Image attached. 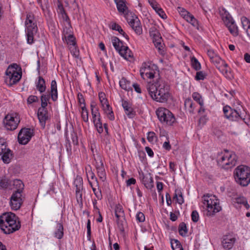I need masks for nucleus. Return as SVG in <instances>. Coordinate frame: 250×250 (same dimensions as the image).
<instances>
[{
  "mask_svg": "<svg viewBox=\"0 0 250 250\" xmlns=\"http://www.w3.org/2000/svg\"><path fill=\"white\" fill-rule=\"evenodd\" d=\"M192 98L200 104V106H203V100L202 99L201 96L198 93L194 92L192 94Z\"/></svg>",
  "mask_w": 250,
  "mask_h": 250,
  "instance_id": "obj_47",
  "label": "nucleus"
},
{
  "mask_svg": "<svg viewBox=\"0 0 250 250\" xmlns=\"http://www.w3.org/2000/svg\"><path fill=\"white\" fill-rule=\"evenodd\" d=\"M223 13H221L222 18L224 23L228 28L231 34L234 36L238 35V29L234 21L230 14L226 10H223Z\"/></svg>",
  "mask_w": 250,
  "mask_h": 250,
  "instance_id": "obj_11",
  "label": "nucleus"
},
{
  "mask_svg": "<svg viewBox=\"0 0 250 250\" xmlns=\"http://www.w3.org/2000/svg\"><path fill=\"white\" fill-rule=\"evenodd\" d=\"M78 102L80 105L82 106H85V100L82 94L79 93L78 94Z\"/></svg>",
  "mask_w": 250,
  "mask_h": 250,
  "instance_id": "obj_59",
  "label": "nucleus"
},
{
  "mask_svg": "<svg viewBox=\"0 0 250 250\" xmlns=\"http://www.w3.org/2000/svg\"><path fill=\"white\" fill-rule=\"evenodd\" d=\"M34 15L32 13H28L26 16L25 21L26 30L30 29L32 30V28H38L37 24L34 22Z\"/></svg>",
  "mask_w": 250,
  "mask_h": 250,
  "instance_id": "obj_22",
  "label": "nucleus"
},
{
  "mask_svg": "<svg viewBox=\"0 0 250 250\" xmlns=\"http://www.w3.org/2000/svg\"><path fill=\"white\" fill-rule=\"evenodd\" d=\"M11 184V181L5 176L3 177L0 181V187L3 189L7 188Z\"/></svg>",
  "mask_w": 250,
  "mask_h": 250,
  "instance_id": "obj_40",
  "label": "nucleus"
},
{
  "mask_svg": "<svg viewBox=\"0 0 250 250\" xmlns=\"http://www.w3.org/2000/svg\"><path fill=\"white\" fill-rule=\"evenodd\" d=\"M119 84L121 87L125 90L128 91L132 89L130 82L125 78H122L120 81Z\"/></svg>",
  "mask_w": 250,
  "mask_h": 250,
  "instance_id": "obj_33",
  "label": "nucleus"
},
{
  "mask_svg": "<svg viewBox=\"0 0 250 250\" xmlns=\"http://www.w3.org/2000/svg\"><path fill=\"white\" fill-rule=\"evenodd\" d=\"M111 28L112 30L118 31L119 33L123 32V30L122 29L121 26L115 22L111 23Z\"/></svg>",
  "mask_w": 250,
  "mask_h": 250,
  "instance_id": "obj_58",
  "label": "nucleus"
},
{
  "mask_svg": "<svg viewBox=\"0 0 250 250\" xmlns=\"http://www.w3.org/2000/svg\"><path fill=\"white\" fill-rule=\"evenodd\" d=\"M131 19H129L128 17L126 19L128 22L129 24L134 30L135 33L140 35L142 34L143 30L141 24L139 19L136 16H132Z\"/></svg>",
  "mask_w": 250,
  "mask_h": 250,
  "instance_id": "obj_16",
  "label": "nucleus"
},
{
  "mask_svg": "<svg viewBox=\"0 0 250 250\" xmlns=\"http://www.w3.org/2000/svg\"><path fill=\"white\" fill-rule=\"evenodd\" d=\"M51 98V95L49 94H42L41 96V107L46 108L47 105V102Z\"/></svg>",
  "mask_w": 250,
  "mask_h": 250,
  "instance_id": "obj_41",
  "label": "nucleus"
},
{
  "mask_svg": "<svg viewBox=\"0 0 250 250\" xmlns=\"http://www.w3.org/2000/svg\"><path fill=\"white\" fill-rule=\"evenodd\" d=\"M19 123L20 118L17 115H7L3 120L5 127L9 130L16 129Z\"/></svg>",
  "mask_w": 250,
  "mask_h": 250,
  "instance_id": "obj_13",
  "label": "nucleus"
},
{
  "mask_svg": "<svg viewBox=\"0 0 250 250\" xmlns=\"http://www.w3.org/2000/svg\"><path fill=\"white\" fill-rule=\"evenodd\" d=\"M122 106L125 111V114L129 118H132L135 116V111L131 107V104L127 101H123Z\"/></svg>",
  "mask_w": 250,
  "mask_h": 250,
  "instance_id": "obj_20",
  "label": "nucleus"
},
{
  "mask_svg": "<svg viewBox=\"0 0 250 250\" xmlns=\"http://www.w3.org/2000/svg\"><path fill=\"white\" fill-rule=\"evenodd\" d=\"M22 194L20 192H14L10 198V206L13 210H17L22 204Z\"/></svg>",
  "mask_w": 250,
  "mask_h": 250,
  "instance_id": "obj_15",
  "label": "nucleus"
},
{
  "mask_svg": "<svg viewBox=\"0 0 250 250\" xmlns=\"http://www.w3.org/2000/svg\"><path fill=\"white\" fill-rule=\"evenodd\" d=\"M179 12L180 13V15L186 20L187 17H188V16L189 15H190L191 14L186 10L184 8H182L180 7H179Z\"/></svg>",
  "mask_w": 250,
  "mask_h": 250,
  "instance_id": "obj_55",
  "label": "nucleus"
},
{
  "mask_svg": "<svg viewBox=\"0 0 250 250\" xmlns=\"http://www.w3.org/2000/svg\"><path fill=\"white\" fill-rule=\"evenodd\" d=\"M179 233L182 236H185L188 233V229L186 224L184 222H182L179 226Z\"/></svg>",
  "mask_w": 250,
  "mask_h": 250,
  "instance_id": "obj_39",
  "label": "nucleus"
},
{
  "mask_svg": "<svg viewBox=\"0 0 250 250\" xmlns=\"http://www.w3.org/2000/svg\"><path fill=\"white\" fill-rule=\"evenodd\" d=\"M155 11L162 19H165L167 18V16L161 7H159Z\"/></svg>",
  "mask_w": 250,
  "mask_h": 250,
  "instance_id": "obj_62",
  "label": "nucleus"
},
{
  "mask_svg": "<svg viewBox=\"0 0 250 250\" xmlns=\"http://www.w3.org/2000/svg\"><path fill=\"white\" fill-rule=\"evenodd\" d=\"M186 108L190 113L193 114L194 113V106L195 104L193 103V102L190 99H187L185 101L184 104Z\"/></svg>",
  "mask_w": 250,
  "mask_h": 250,
  "instance_id": "obj_34",
  "label": "nucleus"
},
{
  "mask_svg": "<svg viewBox=\"0 0 250 250\" xmlns=\"http://www.w3.org/2000/svg\"><path fill=\"white\" fill-rule=\"evenodd\" d=\"M65 40L67 43L70 45L74 46L76 44L75 38L73 35H69L67 38L65 37Z\"/></svg>",
  "mask_w": 250,
  "mask_h": 250,
  "instance_id": "obj_50",
  "label": "nucleus"
},
{
  "mask_svg": "<svg viewBox=\"0 0 250 250\" xmlns=\"http://www.w3.org/2000/svg\"><path fill=\"white\" fill-rule=\"evenodd\" d=\"M173 198L176 199L177 202L180 205L184 203V199L182 192L178 189L175 190Z\"/></svg>",
  "mask_w": 250,
  "mask_h": 250,
  "instance_id": "obj_44",
  "label": "nucleus"
},
{
  "mask_svg": "<svg viewBox=\"0 0 250 250\" xmlns=\"http://www.w3.org/2000/svg\"><path fill=\"white\" fill-rule=\"evenodd\" d=\"M148 2L155 11L159 8L158 4L155 0H148Z\"/></svg>",
  "mask_w": 250,
  "mask_h": 250,
  "instance_id": "obj_61",
  "label": "nucleus"
},
{
  "mask_svg": "<svg viewBox=\"0 0 250 250\" xmlns=\"http://www.w3.org/2000/svg\"><path fill=\"white\" fill-rule=\"evenodd\" d=\"M34 135L32 129L28 128L21 129L18 134V139L19 143L21 145H26Z\"/></svg>",
  "mask_w": 250,
  "mask_h": 250,
  "instance_id": "obj_14",
  "label": "nucleus"
},
{
  "mask_svg": "<svg viewBox=\"0 0 250 250\" xmlns=\"http://www.w3.org/2000/svg\"><path fill=\"white\" fill-rule=\"evenodd\" d=\"M154 67H156L153 64L149 62H144L140 68V72L142 78L143 79L146 78L152 79L154 77L155 71Z\"/></svg>",
  "mask_w": 250,
  "mask_h": 250,
  "instance_id": "obj_12",
  "label": "nucleus"
},
{
  "mask_svg": "<svg viewBox=\"0 0 250 250\" xmlns=\"http://www.w3.org/2000/svg\"><path fill=\"white\" fill-rule=\"evenodd\" d=\"M142 182L144 186L148 189H151L153 187V178L150 174L148 175H143Z\"/></svg>",
  "mask_w": 250,
  "mask_h": 250,
  "instance_id": "obj_24",
  "label": "nucleus"
},
{
  "mask_svg": "<svg viewBox=\"0 0 250 250\" xmlns=\"http://www.w3.org/2000/svg\"><path fill=\"white\" fill-rule=\"evenodd\" d=\"M70 50L72 55L75 58H78L79 55V51L76 45L70 47Z\"/></svg>",
  "mask_w": 250,
  "mask_h": 250,
  "instance_id": "obj_54",
  "label": "nucleus"
},
{
  "mask_svg": "<svg viewBox=\"0 0 250 250\" xmlns=\"http://www.w3.org/2000/svg\"><path fill=\"white\" fill-rule=\"evenodd\" d=\"M76 186V197L77 203L81 206L83 205L82 190L83 188V179L81 178L77 179L75 181Z\"/></svg>",
  "mask_w": 250,
  "mask_h": 250,
  "instance_id": "obj_18",
  "label": "nucleus"
},
{
  "mask_svg": "<svg viewBox=\"0 0 250 250\" xmlns=\"http://www.w3.org/2000/svg\"><path fill=\"white\" fill-rule=\"evenodd\" d=\"M149 34L150 36L152 38V39L156 37V36H159L160 35V34L159 32V31L154 27L150 28Z\"/></svg>",
  "mask_w": 250,
  "mask_h": 250,
  "instance_id": "obj_52",
  "label": "nucleus"
},
{
  "mask_svg": "<svg viewBox=\"0 0 250 250\" xmlns=\"http://www.w3.org/2000/svg\"><path fill=\"white\" fill-rule=\"evenodd\" d=\"M38 117L42 126L44 128L46 121L48 119V111L46 108L40 107L38 110Z\"/></svg>",
  "mask_w": 250,
  "mask_h": 250,
  "instance_id": "obj_19",
  "label": "nucleus"
},
{
  "mask_svg": "<svg viewBox=\"0 0 250 250\" xmlns=\"http://www.w3.org/2000/svg\"><path fill=\"white\" fill-rule=\"evenodd\" d=\"M155 133L153 132H148L147 133V139L150 142H152L155 137Z\"/></svg>",
  "mask_w": 250,
  "mask_h": 250,
  "instance_id": "obj_63",
  "label": "nucleus"
},
{
  "mask_svg": "<svg viewBox=\"0 0 250 250\" xmlns=\"http://www.w3.org/2000/svg\"><path fill=\"white\" fill-rule=\"evenodd\" d=\"M156 114L159 121L162 124L171 125L175 121L173 114L165 108L160 107L158 108L156 111Z\"/></svg>",
  "mask_w": 250,
  "mask_h": 250,
  "instance_id": "obj_8",
  "label": "nucleus"
},
{
  "mask_svg": "<svg viewBox=\"0 0 250 250\" xmlns=\"http://www.w3.org/2000/svg\"><path fill=\"white\" fill-rule=\"evenodd\" d=\"M223 112L225 117L231 121L243 122L246 125H250V117L243 109L237 107L233 109L229 105H226L223 107Z\"/></svg>",
  "mask_w": 250,
  "mask_h": 250,
  "instance_id": "obj_3",
  "label": "nucleus"
},
{
  "mask_svg": "<svg viewBox=\"0 0 250 250\" xmlns=\"http://www.w3.org/2000/svg\"><path fill=\"white\" fill-rule=\"evenodd\" d=\"M115 215L116 217V223L118 228L121 232H124L126 222L125 212L121 205L119 204L115 206Z\"/></svg>",
  "mask_w": 250,
  "mask_h": 250,
  "instance_id": "obj_10",
  "label": "nucleus"
},
{
  "mask_svg": "<svg viewBox=\"0 0 250 250\" xmlns=\"http://www.w3.org/2000/svg\"><path fill=\"white\" fill-rule=\"evenodd\" d=\"M102 107L104 111V113L106 114L107 118L110 121H113L115 119V117L112 107L110 106L109 104H107Z\"/></svg>",
  "mask_w": 250,
  "mask_h": 250,
  "instance_id": "obj_28",
  "label": "nucleus"
},
{
  "mask_svg": "<svg viewBox=\"0 0 250 250\" xmlns=\"http://www.w3.org/2000/svg\"><path fill=\"white\" fill-rule=\"evenodd\" d=\"M153 42L157 48L160 54L164 55L165 54V50L164 47V43L162 42V38L161 36H156V37L152 39Z\"/></svg>",
  "mask_w": 250,
  "mask_h": 250,
  "instance_id": "obj_21",
  "label": "nucleus"
},
{
  "mask_svg": "<svg viewBox=\"0 0 250 250\" xmlns=\"http://www.w3.org/2000/svg\"><path fill=\"white\" fill-rule=\"evenodd\" d=\"M0 228L4 233L10 234L20 229L21 223L14 213L5 212L0 216Z\"/></svg>",
  "mask_w": 250,
  "mask_h": 250,
  "instance_id": "obj_2",
  "label": "nucleus"
},
{
  "mask_svg": "<svg viewBox=\"0 0 250 250\" xmlns=\"http://www.w3.org/2000/svg\"><path fill=\"white\" fill-rule=\"evenodd\" d=\"M97 173L99 178L104 181L105 178V172L104 167V165L102 160H100V167H98Z\"/></svg>",
  "mask_w": 250,
  "mask_h": 250,
  "instance_id": "obj_35",
  "label": "nucleus"
},
{
  "mask_svg": "<svg viewBox=\"0 0 250 250\" xmlns=\"http://www.w3.org/2000/svg\"><path fill=\"white\" fill-rule=\"evenodd\" d=\"M211 61L216 65V67L217 68H218V67H220V65L223 64V62H225L224 60H222L221 58L218 56L214 57L213 59L211 60Z\"/></svg>",
  "mask_w": 250,
  "mask_h": 250,
  "instance_id": "obj_46",
  "label": "nucleus"
},
{
  "mask_svg": "<svg viewBox=\"0 0 250 250\" xmlns=\"http://www.w3.org/2000/svg\"><path fill=\"white\" fill-rule=\"evenodd\" d=\"M219 71L226 77L231 79L232 75L230 70V68L228 67V64L226 62H223V64L218 67V68Z\"/></svg>",
  "mask_w": 250,
  "mask_h": 250,
  "instance_id": "obj_25",
  "label": "nucleus"
},
{
  "mask_svg": "<svg viewBox=\"0 0 250 250\" xmlns=\"http://www.w3.org/2000/svg\"><path fill=\"white\" fill-rule=\"evenodd\" d=\"M0 155L5 164L9 163L13 157L12 151L8 147L6 140L2 137H0Z\"/></svg>",
  "mask_w": 250,
  "mask_h": 250,
  "instance_id": "obj_9",
  "label": "nucleus"
},
{
  "mask_svg": "<svg viewBox=\"0 0 250 250\" xmlns=\"http://www.w3.org/2000/svg\"><path fill=\"white\" fill-rule=\"evenodd\" d=\"M241 23L245 30L250 27V21L246 17H243L241 18Z\"/></svg>",
  "mask_w": 250,
  "mask_h": 250,
  "instance_id": "obj_49",
  "label": "nucleus"
},
{
  "mask_svg": "<svg viewBox=\"0 0 250 250\" xmlns=\"http://www.w3.org/2000/svg\"><path fill=\"white\" fill-rule=\"evenodd\" d=\"M94 126L96 128L98 132V133L101 134L103 132L104 130H103V124H102L101 121L94 124Z\"/></svg>",
  "mask_w": 250,
  "mask_h": 250,
  "instance_id": "obj_57",
  "label": "nucleus"
},
{
  "mask_svg": "<svg viewBox=\"0 0 250 250\" xmlns=\"http://www.w3.org/2000/svg\"><path fill=\"white\" fill-rule=\"evenodd\" d=\"M92 190L96 197L98 199H101L102 197L101 191L100 190H97L96 188H92Z\"/></svg>",
  "mask_w": 250,
  "mask_h": 250,
  "instance_id": "obj_64",
  "label": "nucleus"
},
{
  "mask_svg": "<svg viewBox=\"0 0 250 250\" xmlns=\"http://www.w3.org/2000/svg\"><path fill=\"white\" fill-rule=\"evenodd\" d=\"M37 31L38 28H32V30L29 29L25 30L28 43L31 44L34 42V36L37 33Z\"/></svg>",
  "mask_w": 250,
  "mask_h": 250,
  "instance_id": "obj_26",
  "label": "nucleus"
},
{
  "mask_svg": "<svg viewBox=\"0 0 250 250\" xmlns=\"http://www.w3.org/2000/svg\"><path fill=\"white\" fill-rule=\"evenodd\" d=\"M116 5L117 9L120 13L126 14L128 11V8L125 5V0L117 3Z\"/></svg>",
  "mask_w": 250,
  "mask_h": 250,
  "instance_id": "obj_36",
  "label": "nucleus"
},
{
  "mask_svg": "<svg viewBox=\"0 0 250 250\" xmlns=\"http://www.w3.org/2000/svg\"><path fill=\"white\" fill-rule=\"evenodd\" d=\"M119 54L125 59L128 60L133 58V54L127 46L123 47L122 50H120Z\"/></svg>",
  "mask_w": 250,
  "mask_h": 250,
  "instance_id": "obj_29",
  "label": "nucleus"
},
{
  "mask_svg": "<svg viewBox=\"0 0 250 250\" xmlns=\"http://www.w3.org/2000/svg\"><path fill=\"white\" fill-rule=\"evenodd\" d=\"M191 63L193 68L196 71L199 70L201 68L200 63L199 62L198 60L194 56H193L191 58Z\"/></svg>",
  "mask_w": 250,
  "mask_h": 250,
  "instance_id": "obj_43",
  "label": "nucleus"
},
{
  "mask_svg": "<svg viewBox=\"0 0 250 250\" xmlns=\"http://www.w3.org/2000/svg\"><path fill=\"white\" fill-rule=\"evenodd\" d=\"M82 113L81 116L83 121L85 122H88V111L86 109V106H82Z\"/></svg>",
  "mask_w": 250,
  "mask_h": 250,
  "instance_id": "obj_45",
  "label": "nucleus"
},
{
  "mask_svg": "<svg viewBox=\"0 0 250 250\" xmlns=\"http://www.w3.org/2000/svg\"><path fill=\"white\" fill-rule=\"evenodd\" d=\"M39 101V99L37 96L35 95L29 96L27 99V103L28 104H31L33 103H36Z\"/></svg>",
  "mask_w": 250,
  "mask_h": 250,
  "instance_id": "obj_53",
  "label": "nucleus"
},
{
  "mask_svg": "<svg viewBox=\"0 0 250 250\" xmlns=\"http://www.w3.org/2000/svg\"><path fill=\"white\" fill-rule=\"evenodd\" d=\"M96 112H93L92 111V116L94 124L101 121V115L99 111L98 110H96Z\"/></svg>",
  "mask_w": 250,
  "mask_h": 250,
  "instance_id": "obj_48",
  "label": "nucleus"
},
{
  "mask_svg": "<svg viewBox=\"0 0 250 250\" xmlns=\"http://www.w3.org/2000/svg\"><path fill=\"white\" fill-rule=\"evenodd\" d=\"M188 17H187L186 20L191 23V24L198 29V22L196 19L194 18V17L191 14L188 16Z\"/></svg>",
  "mask_w": 250,
  "mask_h": 250,
  "instance_id": "obj_42",
  "label": "nucleus"
},
{
  "mask_svg": "<svg viewBox=\"0 0 250 250\" xmlns=\"http://www.w3.org/2000/svg\"><path fill=\"white\" fill-rule=\"evenodd\" d=\"M37 89L40 93L44 92L46 90L45 81L42 77H39L38 83L36 84Z\"/></svg>",
  "mask_w": 250,
  "mask_h": 250,
  "instance_id": "obj_31",
  "label": "nucleus"
},
{
  "mask_svg": "<svg viewBox=\"0 0 250 250\" xmlns=\"http://www.w3.org/2000/svg\"><path fill=\"white\" fill-rule=\"evenodd\" d=\"M234 202L238 204H243L247 209H249L250 206L248 203L247 200L243 196H240L235 198Z\"/></svg>",
  "mask_w": 250,
  "mask_h": 250,
  "instance_id": "obj_37",
  "label": "nucleus"
},
{
  "mask_svg": "<svg viewBox=\"0 0 250 250\" xmlns=\"http://www.w3.org/2000/svg\"><path fill=\"white\" fill-rule=\"evenodd\" d=\"M204 208L207 210V215L211 216L221 210L219 200L216 196L212 194L205 195L202 197Z\"/></svg>",
  "mask_w": 250,
  "mask_h": 250,
  "instance_id": "obj_4",
  "label": "nucleus"
},
{
  "mask_svg": "<svg viewBox=\"0 0 250 250\" xmlns=\"http://www.w3.org/2000/svg\"><path fill=\"white\" fill-rule=\"evenodd\" d=\"M191 216L192 221L193 222L196 223L198 221L199 216V214H198V212L196 210L192 211V212L191 213Z\"/></svg>",
  "mask_w": 250,
  "mask_h": 250,
  "instance_id": "obj_56",
  "label": "nucleus"
},
{
  "mask_svg": "<svg viewBox=\"0 0 250 250\" xmlns=\"http://www.w3.org/2000/svg\"><path fill=\"white\" fill-rule=\"evenodd\" d=\"M207 75L202 71H198L195 76V79L197 81L203 80L206 78Z\"/></svg>",
  "mask_w": 250,
  "mask_h": 250,
  "instance_id": "obj_51",
  "label": "nucleus"
},
{
  "mask_svg": "<svg viewBox=\"0 0 250 250\" xmlns=\"http://www.w3.org/2000/svg\"><path fill=\"white\" fill-rule=\"evenodd\" d=\"M146 89L152 99L160 103H166L169 97V86L162 79H158L154 83H148Z\"/></svg>",
  "mask_w": 250,
  "mask_h": 250,
  "instance_id": "obj_1",
  "label": "nucleus"
},
{
  "mask_svg": "<svg viewBox=\"0 0 250 250\" xmlns=\"http://www.w3.org/2000/svg\"><path fill=\"white\" fill-rule=\"evenodd\" d=\"M235 241L236 238L232 235H226L223 237L221 244L224 249L229 250L232 249Z\"/></svg>",
  "mask_w": 250,
  "mask_h": 250,
  "instance_id": "obj_17",
  "label": "nucleus"
},
{
  "mask_svg": "<svg viewBox=\"0 0 250 250\" xmlns=\"http://www.w3.org/2000/svg\"><path fill=\"white\" fill-rule=\"evenodd\" d=\"M63 227L62 223H58L57 229L54 232V236L59 239H62L63 236Z\"/></svg>",
  "mask_w": 250,
  "mask_h": 250,
  "instance_id": "obj_30",
  "label": "nucleus"
},
{
  "mask_svg": "<svg viewBox=\"0 0 250 250\" xmlns=\"http://www.w3.org/2000/svg\"><path fill=\"white\" fill-rule=\"evenodd\" d=\"M136 219L139 222H143L145 220L144 214L142 212H139L136 214Z\"/></svg>",
  "mask_w": 250,
  "mask_h": 250,
  "instance_id": "obj_60",
  "label": "nucleus"
},
{
  "mask_svg": "<svg viewBox=\"0 0 250 250\" xmlns=\"http://www.w3.org/2000/svg\"><path fill=\"white\" fill-rule=\"evenodd\" d=\"M111 41L113 46L119 53L120 52V50L123 49V47L125 46L124 45L123 42L116 37H112Z\"/></svg>",
  "mask_w": 250,
  "mask_h": 250,
  "instance_id": "obj_27",
  "label": "nucleus"
},
{
  "mask_svg": "<svg viewBox=\"0 0 250 250\" xmlns=\"http://www.w3.org/2000/svg\"><path fill=\"white\" fill-rule=\"evenodd\" d=\"M15 66H17V64H13L11 66H9L5 72V81L9 85L16 84L21 77V73L18 72Z\"/></svg>",
  "mask_w": 250,
  "mask_h": 250,
  "instance_id": "obj_7",
  "label": "nucleus"
},
{
  "mask_svg": "<svg viewBox=\"0 0 250 250\" xmlns=\"http://www.w3.org/2000/svg\"><path fill=\"white\" fill-rule=\"evenodd\" d=\"M13 185L17 189L15 192H20L21 194L24 187L23 182L20 180L15 179L13 181Z\"/></svg>",
  "mask_w": 250,
  "mask_h": 250,
  "instance_id": "obj_32",
  "label": "nucleus"
},
{
  "mask_svg": "<svg viewBox=\"0 0 250 250\" xmlns=\"http://www.w3.org/2000/svg\"><path fill=\"white\" fill-rule=\"evenodd\" d=\"M171 246L173 250H184L180 242L176 239H171Z\"/></svg>",
  "mask_w": 250,
  "mask_h": 250,
  "instance_id": "obj_38",
  "label": "nucleus"
},
{
  "mask_svg": "<svg viewBox=\"0 0 250 250\" xmlns=\"http://www.w3.org/2000/svg\"><path fill=\"white\" fill-rule=\"evenodd\" d=\"M237 157L235 153L225 150V153L218 156L217 162L223 168L228 169L235 166Z\"/></svg>",
  "mask_w": 250,
  "mask_h": 250,
  "instance_id": "obj_6",
  "label": "nucleus"
},
{
  "mask_svg": "<svg viewBox=\"0 0 250 250\" xmlns=\"http://www.w3.org/2000/svg\"><path fill=\"white\" fill-rule=\"evenodd\" d=\"M236 182L243 187H246L250 183V167L245 165L238 166L234 171Z\"/></svg>",
  "mask_w": 250,
  "mask_h": 250,
  "instance_id": "obj_5",
  "label": "nucleus"
},
{
  "mask_svg": "<svg viewBox=\"0 0 250 250\" xmlns=\"http://www.w3.org/2000/svg\"><path fill=\"white\" fill-rule=\"evenodd\" d=\"M49 94L53 101L55 102L58 99L57 84L55 80H52L51 83L50 92Z\"/></svg>",
  "mask_w": 250,
  "mask_h": 250,
  "instance_id": "obj_23",
  "label": "nucleus"
}]
</instances>
